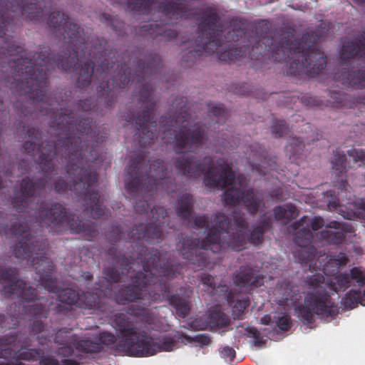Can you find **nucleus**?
Masks as SVG:
<instances>
[{
	"instance_id": "13",
	"label": "nucleus",
	"mask_w": 365,
	"mask_h": 365,
	"mask_svg": "<svg viewBox=\"0 0 365 365\" xmlns=\"http://www.w3.org/2000/svg\"><path fill=\"white\" fill-rule=\"evenodd\" d=\"M173 304L179 314L183 317L186 315L189 310V306L185 301L175 302Z\"/></svg>"
},
{
	"instance_id": "8",
	"label": "nucleus",
	"mask_w": 365,
	"mask_h": 365,
	"mask_svg": "<svg viewBox=\"0 0 365 365\" xmlns=\"http://www.w3.org/2000/svg\"><path fill=\"white\" fill-rule=\"evenodd\" d=\"M241 200L250 212H254L257 210L258 202L252 191L248 190L246 194L243 193Z\"/></svg>"
},
{
	"instance_id": "20",
	"label": "nucleus",
	"mask_w": 365,
	"mask_h": 365,
	"mask_svg": "<svg viewBox=\"0 0 365 365\" xmlns=\"http://www.w3.org/2000/svg\"><path fill=\"white\" fill-rule=\"evenodd\" d=\"M278 327L282 330H287L289 324V319L287 316H283L277 322Z\"/></svg>"
},
{
	"instance_id": "14",
	"label": "nucleus",
	"mask_w": 365,
	"mask_h": 365,
	"mask_svg": "<svg viewBox=\"0 0 365 365\" xmlns=\"http://www.w3.org/2000/svg\"><path fill=\"white\" fill-rule=\"evenodd\" d=\"M350 158H352L353 160L355 163L361 162V163H365V152L364 151H358V150H351L349 155Z\"/></svg>"
},
{
	"instance_id": "15",
	"label": "nucleus",
	"mask_w": 365,
	"mask_h": 365,
	"mask_svg": "<svg viewBox=\"0 0 365 365\" xmlns=\"http://www.w3.org/2000/svg\"><path fill=\"white\" fill-rule=\"evenodd\" d=\"M222 357L227 361H232L235 356V350L230 347H224L221 350Z\"/></svg>"
},
{
	"instance_id": "34",
	"label": "nucleus",
	"mask_w": 365,
	"mask_h": 365,
	"mask_svg": "<svg viewBox=\"0 0 365 365\" xmlns=\"http://www.w3.org/2000/svg\"><path fill=\"white\" fill-rule=\"evenodd\" d=\"M17 283H18V287H20L22 285V284H23L21 282H17Z\"/></svg>"
},
{
	"instance_id": "27",
	"label": "nucleus",
	"mask_w": 365,
	"mask_h": 365,
	"mask_svg": "<svg viewBox=\"0 0 365 365\" xmlns=\"http://www.w3.org/2000/svg\"><path fill=\"white\" fill-rule=\"evenodd\" d=\"M10 4H11L10 7L14 12L17 13V14H21L20 7L19 5L14 6L12 3H10Z\"/></svg>"
},
{
	"instance_id": "24",
	"label": "nucleus",
	"mask_w": 365,
	"mask_h": 365,
	"mask_svg": "<svg viewBox=\"0 0 365 365\" xmlns=\"http://www.w3.org/2000/svg\"><path fill=\"white\" fill-rule=\"evenodd\" d=\"M323 220L321 218H314L312 227L313 230H317L323 225Z\"/></svg>"
},
{
	"instance_id": "10",
	"label": "nucleus",
	"mask_w": 365,
	"mask_h": 365,
	"mask_svg": "<svg viewBox=\"0 0 365 365\" xmlns=\"http://www.w3.org/2000/svg\"><path fill=\"white\" fill-rule=\"evenodd\" d=\"M182 341L185 344L195 343L200 345H207L210 343V339L205 336L197 335L193 339L190 336H184Z\"/></svg>"
},
{
	"instance_id": "29",
	"label": "nucleus",
	"mask_w": 365,
	"mask_h": 365,
	"mask_svg": "<svg viewBox=\"0 0 365 365\" xmlns=\"http://www.w3.org/2000/svg\"><path fill=\"white\" fill-rule=\"evenodd\" d=\"M227 222H220V224H219V227L221 229V230H223L225 226L227 225Z\"/></svg>"
},
{
	"instance_id": "19",
	"label": "nucleus",
	"mask_w": 365,
	"mask_h": 365,
	"mask_svg": "<svg viewBox=\"0 0 365 365\" xmlns=\"http://www.w3.org/2000/svg\"><path fill=\"white\" fill-rule=\"evenodd\" d=\"M247 332L250 336H252L255 339V346H259L262 343V341L259 339V333L255 328H250Z\"/></svg>"
},
{
	"instance_id": "3",
	"label": "nucleus",
	"mask_w": 365,
	"mask_h": 365,
	"mask_svg": "<svg viewBox=\"0 0 365 365\" xmlns=\"http://www.w3.org/2000/svg\"><path fill=\"white\" fill-rule=\"evenodd\" d=\"M242 178L233 173L230 168H226L218 176L214 169H211L205 175V182L210 187H217L225 190V200L231 204L240 201V192L244 189Z\"/></svg>"
},
{
	"instance_id": "17",
	"label": "nucleus",
	"mask_w": 365,
	"mask_h": 365,
	"mask_svg": "<svg viewBox=\"0 0 365 365\" xmlns=\"http://www.w3.org/2000/svg\"><path fill=\"white\" fill-rule=\"evenodd\" d=\"M351 278L358 282H362L365 279L364 274L358 268H353L351 270Z\"/></svg>"
},
{
	"instance_id": "1",
	"label": "nucleus",
	"mask_w": 365,
	"mask_h": 365,
	"mask_svg": "<svg viewBox=\"0 0 365 365\" xmlns=\"http://www.w3.org/2000/svg\"><path fill=\"white\" fill-rule=\"evenodd\" d=\"M114 327L117 338L103 332L101 334V342L108 345L117 343L119 348L130 356H148L161 351H170L175 347L173 342L165 341L161 344L149 336L138 333L124 314L115 318Z\"/></svg>"
},
{
	"instance_id": "4",
	"label": "nucleus",
	"mask_w": 365,
	"mask_h": 365,
	"mask_svg": "<svg viewBox=\"0 0 365 365\" xmlns=\"http://www.w3.org/2000/svg\"><path fill=\"white\" fill-rule=\"evenodd\" d=\"M15 341L14 337L0 340V365H25L26 361L38 359L39 353L34 349L23 348L18 353H13L11 347Z\"/></svg>"
},
{
	"instance_id": "16",
	"label": "nucleus",
	"mask_w": 365,
	"mask_h": 365,
	"mask_svg": "<svg viewBox=\"0 0 365 365\" xmlns=\"http://www.w3.org/2000/svg\"><path fill=\"white\" fill-rule=\"evenodd\" d=\"M55 220L56 222H58V220L56 219V217H55ZM72 222H71V220L68 217H66V218H61L59 220V222H61V223L64 224V223H68L70 225V227L71 228L75 231V232H79L81 230V227H78V224L77 222V221H75L74 222V219L73 218L72 220Z\"/></svg>"
},
{
	"instance_id": "32",
	"label": "nucleus",
	"mask_w": 365,
	"mask_h": 365,
	"mask_svg": "<svg viewBox=\"0 0 365 365\" xmlns=\"http://www.w3.org/2000/svg\"><path fill=\"white\" fill-rule=\"evenodd\" d=\"M273 132H274L276 134H277L278 131L277 130V128L276 127H274L273 128Z\"/></svg>"
},
{
	"instance_id": "11",
	"label": "nucleus",
	"mask_w": 365,
	"mask_h": 365,
	"mask_svg": "<svg viewBox=\"0 0 365 365\" xmlns=\"http://www.w3.org/2000/svg\"><path fill=\"white\" fill-rule=\"evenodd\" d=\"M200 20L205 23H210L212 21H217L218 19L217 13L215 9L209 8L200 14ZM199 20V19H197Z\"/></svg>"
},
{
	"instance_id": "2",
	"label": "nucleus",
	"mask_w": 365,
	"mask_h": 365,
	"mask_svg": "<svg viewBox=\"0 0 365 365\" xmlns=\"http://www.w3.org/2000/svg\"><path fill=\"white\" fill-rule=\"evenodd\" d=\"M334 282H325L324 278L319 277L315 281H312L313 292L310 293L305 299L304 305L299 309V317L306 322H309L313 314L328 317L335 312V307L328 299L327 294L329 291L337 292L348 283L346 277L338 276L334 277Z\"/></svg>"
},
{
	"instance_id": "9",
	"label": "nucleus",
	"mask_w": 365,
	"mask_h": 365,
	"mask_svg": "<svg viewBox=\"0 0 365 365\" xmlns=\"http://www.w3.org/2000/svg\"><path fill=\"white\" fill-rule=\"evenodd\" d=\"M287 210L282 207H278L275 210L274 214L277 218H292L295 216V208L293 206H288Z\"/></svg>"
},
{
	"instance_id": "36",
	"label": "nucleus",
	"mask_w": 365,
	"mask_h": 365,
	"mask_svg": "<svg viewBox=\"0 0 365 365\" xmlns=\"http://www.w3.org/2000/svg\"><path fill=\"white\" fill-rule=\"evenodd\" d=\"M148 1H150V0H147Z\"/></svg>"
},
{
	"instance_id": "28",
	"label": "nucleus",
	"mask_w": 365,
	"mask_h": 365,
	"mask_svg": "<svg viewBox=\"0 0 365 365\" xmlns=\"http://www.w3.org/2000/svg\"><path fill=\"white\" fill-rule=\"evenodd\" d=\"M340 262H339V264H345L346 262V258L344 255H342L341 257H340Z\"/></svg>"
},
{
	"instance_id": "26",
	"label": "nucleus",
	"mask_w": 365,
	"mask_h": 365,
	"mask_svg": "<svg viewBox=\"0 0 365 365\" xmlns=\"http://www.w3.org/2000/svg\"><path fill=\"white\" fill-rule=\"evenodd\" d=\"M271 322V317L269 315H265L261 319V323L263 324H268Z\"/></svg>"
},
{
	"instance_id": "22",
	"label": "nucleus",
	"mask_w": 365,
	"mask_h": 365,
	"mask_svg": "<svg viewBox=\"0 0 365 365\" xmlns=\"http://www.w3.org/2000/svg\"><path fill=\"white\" fill-rule=\"evenodd\" d=\"M81 346L85 351L92 352L96 351V349L92 345V343L90 341H86L85 345L81 344Z\"/></svg>"
},
{
	"instance_id": "35",
	"label": "nucleus",
	"mask_w": 365,
	"mask_h": 365,
	"mask_svg": "<svg viewBox=\"0 0 365 365\" xmlns=\"http://www.w3.org/2000/svg\"><path fill=\"white\" fill-rule=\"evenodd\" d=\"M213 251H217L214 247L212 248Z\"/></svg>"
},
{
	"instance_id": "25",
	"label": "nucleus",
	"mask_w": 365,
	"mask_h": 365,
	"mask_svg": "<svg viewBox=\"0 0 365 365\" xmlns=\"http://www.w3.org/2000/svg\"><path fill=\"white\" fill-rule=\"evenodd\" d=\"M183 146L188 144L190 142L193 143L198 140L197 138H194L193 136L190 137V135H186L182 140Z\"/></svg>"
},
{
	"instance_id": "33",
	"label": "nucleus",
	"mask_w": 365,
	"mask_h": 365,
	"mask_svg": "<svg viewBox=\"0 0 365 365\" xmlns=\"http://www.w3.org/2000/svg\"><path fill=\"white\" fill-rule=\"evenodd\" d=\"M346 218H348V219H352V218H353V216H352V215H348V216H346Z\"/></svg>"
},
{
	"instance_id": "23",
	"label": "nucleus",
	"mask_w": 365,
	"mask_h": 365,
	"mask_svg": "<svg viewBox=\"0 0 365 365\" xmlns=\"http://www.w3.org/2000/svg\"><path fill=\"white\" fill-rule=\"evenodd\" d=\"M233 235V239L236 240L237 242L242 240V238L244 237V231L242 230V228L241 227L239 230H237V232H232Z\"/></svg>"
},
{
	"instance_id": "21",
	"label": "nucleus",
	"mask_w": 365,
	"mask_h": 365,
	"mask_svg": "<svg viewBox=\"0 0 365 365\" xmlns=\"http://www.w3.org/2000/svg\"><path fill=\"white\" fill-rule=\"evenodd\" d=\"M220 237L217 236L216 232L213 233H210L207 237V242L210 244L220 242Z\"/></svg>"
},
{
	"instance_id": "5",
	"label": "nucleus",
	"mask_w": 365,
	"mask_h": 365,
	"mask_svg": "<svg viewBox=\"0 0 365 365\" xmlns=\"http://www.w3.org/2000/svg\"><path fill=\"white\" fill-rule=\"evenodd\" d=\"M209 30H211V29H209ZM217 46L218 43L216 36H212L210 31L209 32L206 31L205 34L203 33L202 46H197L195 51L199 56H210L214 53Z\"/></svg>"
},
{
	"instance_id": "31",
	"label": "nucleus",
	"mask_w": 365,
	"mask_h": 365,
	"mask_svg": "<svg viewBox=\"0 0 365 365\" xmlns=\"http://www.w3.org/2000/svg\"><path fill=\"white\" fill-rule=\"evenodd\" d=\"M16 286H17V285H15L14 287H11V290H12V292L18 294V292H16V291H15V289H16Z\"/></svg>"
},
{
	"instance_id": "7",
	"label": "nucleus",
	"mask_w": 365,
	"mask_h": 365,
	"mask_svg": "<svg viewBox=\"0 0 365 365\" xmlns=\"http://www.w3.org/2000/svg\"><path fill=\"white\" fill-rule=\"evenodd\" d=\"M41 365H78L73 360L64 358L58 354L56 356H46L40 360Z\"/></svg>"
},
{
	"instance_id": "12",
	"label": "nucleus",
	"mask_w": 365,
	"mask_h": 365,
	"mask_svg": "<svg viewBox=\"0 0 365 365\" xmlns=\"http://www.w3.org/2000/svg\"><path fill=\"white\" fill-rule=\"evenodd\" d=\"M68 17L63 13L59 11H53L49 14L46 20L50 23H62L66 21Z\"/></svg>"
},
{
	"instance_id": "6",
	"label": "nucleus",
	"mask_w": 365,
	"mask_h": 365,
	"mask_svg": "<svg viewBox=\"0 0 365 365\" xmlns=\"http://www.w3.org/2000/svg\"><path fill=\"white\" fill-rule=\"evenodd\" d=\"M359 303L365 306V289L363 297H360V294L356 292H351L343 299V304L346 308L353 309Z\"/></svg>"
},
{
	"instance_id": "18",
	"label": "nucleus",
	"mask_w": 365,
	"mask_h": 365,
	"mask_svg": "<svg viewBox=\"0 0 365 365\" xmlns=\"http://www.w3.org/2000/svg\"><path fill=\"white\" fill-rule=\"evenodd\" d=\"M34 184L30 180H24L21 185L22 192L25 195H32L31 190L34 188Z\"/></svg>"
},
{
	"instance_id": "30",
	"label": "nucleus",
	"mask_w": 365,
	"mask_h": 365,
	"mask_svg": "<svg viewBox=\"0 0 365 365\" xmlns=\"http://www.w3.org/2000/svg\"><path fill=\"white\" fill-rule=\"evenodd\" d=\"M143 0H135V4L138 6V4H140V6H143V3L141 2Z\"/></svg>"
}]
</instances>
